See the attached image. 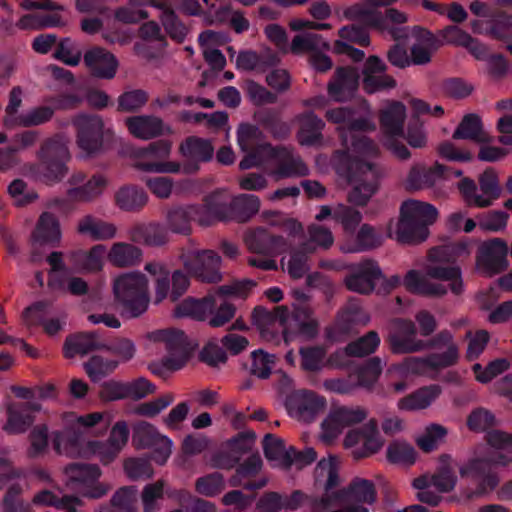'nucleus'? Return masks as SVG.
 I'll use <instances>...</instances> for the list:
<instances>
[{
  "label": "nucleus",
  "instance_id": "obj_1",
  "mask_svg": "<svg viewBox=\"0 0 512 512\" xmlns=\"http://www.w3.org/2000/svg\"><path fill=\"white\" fill-rule=\"evenodd\" d=\"M469 254V246L464 242H454L432 248L428 254L430 263L425 268V275L416 270H410L405 275L403 284L407 290L413 293L441 297L447 293V287L443 283L434 282L431 279L440 280L448 283L453 294L459 295L464 290L460 268L458 266H443V264L453 263Z\"/></svg>",
  "mask_w": 512,
  "mask_h": 512
},
{
  "label": "nucleus",
  "instance_id": "obj_2",
  "mask_svg": "<svg viewBox=\"0 0 512 512\" xmlns=\"http://www.w3.org/2000/svg\"><path fill=\"white\" fill-rule=\"evenodd\" d=\"M379 147L371 139L360 138L353 142L350 152H335L332 164L337 173L353 185L349 202L364 206L377 190L379 170L371 162L378 157Z\"/></svg>",
  "mask_w": 512,
  "mask_h": 512
},
{
  "label": "nucleus",
  "instance_id": "obj_3",
  "mask_svg": "<svg viewBox=\"0 0 512 512\" xmlns=\"http://www.w3.org/2000/svg\"><path fill=\"white\" fill-rule=\"evenodd\" d=\"M260 156H249L239 163L241 170L264 167L269 168L275 164V168L269 169V174L276 180L309 175V167L299 155L285 146H263Z\"/></svg>",
  "mask_w": 512,
  "mask_h": 512
},
{
  "label": "nucleus",
  "instance_id": "obj_4",
  "mask_svg": "<svg viewBox=\"0 0 512 512\" xmlns=\"http://www.w3.org/2000/svg\"><path fill=\"white\" fill-rule=\"evenodd\" d=\"M428 348L443 352L432 353L425 357H407L399 369L405 374L426 375L430 370H440L457 364L459 360V347L454 342L453 335L443 330L428 341Z\"/></svg>",
  "mask_w": 512,
  "mask_h": 512
},
{
  "label": "nucleus",
  "instance_id": "obj_5",
  "mask_svg": "<svg viewBox=\"0 0 512 512\" xmlns=\"http://www.w3.org/2000/svg\"><path fill=\"white\" fill-rule=\"evenodd\" d=\"M113 292L122 313L128 317H138L149 307V279L139 271L119 274L113 280Z\"/></svg>",
  "mask_w": 512,
  "mask_h": 512
},
{
  "label": "nucleus",
  "instance_id": "obj_6",
  "mask_svg": "<svg viewBox=\"0 0 512 512\" xmlns=\"http://www.w3.org/2000/svg\"><path fill=\"white\" fill-rule=\"evenodd\" d=\"M213 146L205 139L191 136L185 139L179 146V153L187 160L184 165L177 161L166 162H138V170L159 174H193L199 170V163L209 161L213 156Z\"/></svg>",
  "mask_w": 512,
  "mask_h": 512
},
{
  "label": "nucleus",
  "instance_id": "obj_7",
  "mask_svg": "<svg viewBox=\"0 0 512 512\" xmlns=\"http://www.w3.org/2000/svg\"><path fill=\"white\" fill-rule=\"evenodd\" d=\"M39 163L33 167L35 177L47 184L60 181L67 174L66 162L70 159L68 140L55 135L44 141L38 151Z\"/></svg>",
  "mask_w": 512,
  "mask_h": 512
},
{
  "label": "nucleus",
  "instance_id": "obj_8",
  "mask_svg": "<svg viewBox=\"0 0 512 512\" xmlns=\"http://www.w3.org/2000/svg\"><path fill=\"white\" fill-rule=\"evenodd\" d=\"M494 461L486 458H471L459 467V474L466 480L468 487L465 496L468 499L482 497L492 492L499 484V477L492 469Z\"/></svg>",
  "mask_w": 512,
  "mask_h": 512
},
{
  "label": "nucleus",
  "instance_id": "obj_9",
  "mask_svg": "<svg viewBox=\"0 0 512 512\" xmlns=\"http://www.w3.org/2000/svg\"><path fill=\"white\" fill-rule=\"evenodd\" d=\"M179 258L187 272L203 283L215 284L222 280L221 257L213 250H182Z\"/></svg>",
  "mask_w": 512,
  "mask_h": 512
},
{
  "label": "nucleus",
  "instance_id": "obj_10",
  "mask_svg": "<svg viewBox=\"0 0 512 512\" xmlns=\"http://www.w3.org/2000/svg\"><path fill=\"white\" fill-rule=\"evenodd\" d=\"M478 182L481 193H478L475 182L469 178L462 179L458 188L468 206L489 207L501 194L497 172L493 168L486 169L479 176Z\"/></svg>",
  "mask_w": 512,
  "mask_h": 512
},
{
  "label": "nucleus",
  "instance_id": "obj_11",
  "mask_svg": "<svg viewBox=\"0 0 512 512\" xmlns=\"http://www.w3.org/2000/svg\"><path fill=\"white\" fill-rule=\"evenodd\" d=\"M129 439V429L125 421L116 422L106 440H89L84 444V457H95L106 466L112 463L126 446Z\"/></svg>",
  "mask_w": 512,
  "mask_h": 512
},
{
  "label": "nucleus",
  "instance_id": "obj_12",
  "mask_svg": "<svg viewBox=\"0 0 512 512\" xmlns=\"http://www.w3.org/2000/svg\"><path fill=\"white\" fill-rule=\"evenodd\" d=\"M343 445L351 450V455L356 460L378 453L384 440L379 433L377 421L370 419L361 427L350 429L344 437Z\"/></svg>",
  "mask_w": 512,
  "mask_h": 512
},
{
  "label": "nucleus",
  "instance_id": "obj_13",
  "mask_svg": "<svg viewBox=\"0 0 512 512\" xmlns=\"http://www.w3.org/2000/svg\"><path fill=\"white\" fill-rule=\"evenodd\" d=\"M368 417V411L361 406H333L321 424V438L330 443L344 429L362 423Z\"/></svg>",
  "mask_w": 512,
  "mask_h": 512
},
{
  "label": "nucleus",
  "instance_id": "obj_14",
  "mask_svg": "<svg viewBox=\"0 0 512 512\" xmlns=\"http://www.w3.org/2000/svg\"><path fill=\"white\" fill-rule=\"evenodd\" d=\"M66 195L77 203H91L100 198L109 185V178L102 173H95L89 178L83 172H75L68 180Z\"/></svg>",
  "mask_w": 512,
  "mask_h": 512
},
{
  "label": "nucleus",
  "instance_id": "obj_15",
  "mask_svg": "<svg viewBox=\"0 0 512 512\" xmlns=\"http://www.w3.org/2000/svg\"><path fill=\"white\" fill-rule=\"evenodd\" d=\"M132 441L137 449H155L153 459L160 465L165 464L172 453V441L146 421H140L134 425Z\"/></svg>",
  "mask_w": 512,
  "mask_h": 512
},
{
  "label": "nucleus",
  "instance_id": "obj_16",
  "mask_svg": "<svg viewBox=\"0 0 512 512\" xmlns=\"http://www.w3.org/2000/svg\"><path fill=\"white\" fill-rule=\"evenodd\" d=\"M388 342L394 354H409L428 349V341L418 339L414 322L406 319H396L391 323Z\"/></svg>",
  "mask_w": 512,
  "mask_h": 512
},
{
  "label": "nucleus",
  "instance_id": "obj_17",
  "mask_svg": "<svg viewBox=\"0 0 512 512\" xmlns=\"http://www.w3.org/2000/svg\"><path fill=\"white\" fill-rule=\"evenodd\" d=\"M78 147L86 154L98 151L102 146L104 123L100 116L79 114L73 118Z\"/></svg>",
  "mask_w": 512,
  "mask_h": 512
},
{
  "label": "nucleus",
  "instance_id": "obj_18",
  "mask_svg": "<svg viewBox=\"0 0 512 512\" xmlns=\"http://www.w3.org/2000/svg\"><path fill=\"white\" fill-rule=\"evenodd\" d=\"M348 269L350 273L344 279L345 285L350 291L360 294H370L383 276L377 262L370 259L350 264Z\"/></svg>",
  "mask_w": 512,
  "mask_h": 512
},
{
  "label": "nucleus",
  "instance_id": "obj_19",
  "mask_svg": "<svg viewBox=\"0 0 512 512\" xmlns=\"http://www.w3.org/2000/svg\"><path fill=\"white\" fill-rule=\"evenodd\" d=\"M508 251L507 243L500 238L484 243L477 257V269L489 277L501 273L509 266Z\"/></svg>",
  "mask_w": 512,
  "mask_h": 512
},
{
  "label": "nucleus",
  "instance_id": "obj_20",
  "mask_svg": "<svg viewBox=\"0 0 512 512\" xmlns=\"http://www.w3.org/2000/svg\"><path fill=\"white\" fill-rule=\"evenodd\" d=\"M287 406L292 416L308 423L325 410L326 399L313 391L299 390L289 397Z\"/></svg>",
  "mask_w": 512,
  "mask_h": 512
},
{
  "label": "nucleus",
  "instance_id": "obj_21",
  "mask_svg": "<svg viewBox=\"0 0 512 512\" xmlns=\"http://www.w3.org/2000/svg\"><path fill=\"white\" fill-rule=\"evenodd\" d=\"M318 499L316 496H310L301 490H295L290 496L282 495L278 492H266L257 502V508L263 512H280L281 510H297L306 506L304 512L310 511L311 502Z\"/></svg>",
  "mask_w": 512,
  "mask_h": 512
},
{
  "label": "nucleus",
  "instance_id": "obj_22",
  "mask_svg": "<svg viewBox=\"0 0 512 512\" xmlns=\"http://www.w3.org/2000/svg\"><path fill=\"white\" fill-rule=\"evenodd\" d=\"M317 331L318 322L308 306H295L291 313L285 307L283 334L286 341L288 334H300L311 338L317 334Z\"/></svg>",
  "mask_w": 512,
  "mask_h": 512
},
{
  "label": "nucleus",
  "instance_id": "obj_23",
  "mask_svg": "<svg viewBox=\"0 0 512 512\" xmlns=\"http://www.w3.org/2000/svg\"><path fill=\"white\" fill-rule=\"evenodd\" d=\"M359 83V74L354 67H338L327 84L329 96L336 102L349 100Z\"/></svg>",
  "mask_w": 512,
  "mask_h": 512
},
{
  "label": "nucleus",
  "instance_id": "obj_24",
  "mask_svg": "<svg viewBox=\"0 0 512 512\" xmlns=\"http://www.w3.org/2000/svg\"><path fill=\"white\" fill-rule=\"evenodd\" d=\"M362 74L363 89L369 94L396 86L395 79L386 74L385 63L377 56H370L366 60Z\"/></svg>",
  "mask_w": 512,
  "mask_h": 512
},
{
  "label": "nucleus",
  "instance_id": "obj_25",
  "mask_svg": "<svg viewBox=\"0 0 512 512\" xmlns=\"http://www.w3.org/2000/svg\"><path fill=\"white\" fill-rule=\"evenodd\" d=\"M125 125L132 136L141 140H150L171 132L163 120L154 115L128 117Z\"/></svg>",
  "mask_w": 512,
  "mask_h": 512
},
{
  "label": "nucleus",
  "instance_id": "obj_26",
  "mask_svg": "<svg viewBox=\"0 0 512 512\" xmlns=\"http://www.w3.org/2000/svg\"><path fill=\"white\" fill-rule=\"evenodd\" d=\"M84 63L90 73L102 79H112L116 75L118 61L109 51L101 47H93L85 52Z\"/></svg>",
  "mask_w": 512,
  "mask_h": 512
},
{
  "label": "nucleus",
  "instance_id": "obj_27",
  "mask_svg": "<svg viewBox=\"0 0 512 512\" xmlns=\"http://www.w3.org/2000/svg\"><path fill=\"white\" fill-rule=\"evenodd\" d=\"M35 404H15L10 403L6 407L7 421L3 425V431L9 435H18L25 433L34 423L35 418L30 413L31 410H39Z\"/></svg>",
  "mask_w": 512,
  "mask_h": 512
},
{
  "label": "nucleus",
  "instance_id": "obj_28",
  "mask_svg": "<svg viewBox=\"0 0 512 512\" xmlns=\"http://www.w3.org/2000/svg\"><path fill=\"white\" fill-rule=\"evenodd\" d=\"M76 232L90 238L93 241H108L117 235V226L102 220L92 214H86L78 219L75 227Z\"/></svg>",
  "mask_w": 512,
  "mask_h": 512
},
{
  "label": "nucleus",
  "instance_id": "obj_29",
  "mask_svg": "<svg viewBox=\"0 0 512 512\" xmlns=\"http://www.w3.org/2000/svg\"><path fill=\"white\" fill-rule=\"evenodd\" d=\"M52 443L55 451L72 458L84 457V444L82 432L72 426H65L62 431L52 434Z\"/></svg>",
  "mask_w": 512,
  "mask_h": 512
},
{
  "label": "nucleus",
  "instance_id": "obj_30",
  "mask_svg": "<svg viewBox=\"0 0 512 512\" xmlns=\"http://www.w3.org/2000/svg\"><path fill=\"white\" fill-rule=\"evenodd\" d=\"M61 237V227L57 217L49 212L42 213L31 235L32 246L58 245Z\"/></svg>",
  "mask_w": 512,
  "mask_h": 512
},
{
  "label": "nucleus",
  "instance_id": "obj_31",
  "mask_svg": "<svg viewBox=\"0 0 512 512\" xmlns=\"http://www.w3.org/2000/svg\"><path fill=\"white\" fill-rule=\"evenodd\" d=\"M380 344V338L375 331H369L363 337H360L356 341L349 343L344 351H337L332 354L328 363L334 367H340L345 365L340 358L348 355L354 357H364L373 353Z\"/></svg>",
  "mask_w": 512,
  "mask_h": 512
},
{
  "label": "nucleus",
  "instance_id": "obj_32",
  "mask_svg": "<svg viewBox=\"0 0 512 512\" xmlns=\"http://www.w3.org/2000/svg\"><path fill=\"white\" fill-rule=\"evenodd\" d=\"M442 393V388L437 384L423 386L412 393L400 398L397 408L400 411H419L429 408Z\"/></svg>",
  "mask_w": 512,
  "mask_h": 512
},
{
  "label": "nucleus",
  "instance_id": "obj_33",
  "mask_svg": "<svg viewBox=\"0 0 512 512\" xmlns=\"http://www.w3.org/2000/svg\"><path fill=\"white\" fill-rule=\"evenodd\" d=\"M284 316L285 306L276 307L273 311L263 307H256L252 313V320L261 335L266 339H270L280 329L283 330Z\"/></svg>",
  "mask_w": 512,
  "mask_h": 512
},
{
  "label": "nucleus",
  "instance_id": "obj_34",
  "mask_svg": "<svg viewBox=\"0 0 512 512\" xmlns=\"http://www.w3.org/2000/svg\"><path fill=\"white\" fill-rule=\"evenodd\" d=\"M107 259L117 268L138 266L143 259V251L138 246L128 242H115L107 251Z\"/></svg>",
  "mask_w": 512,
  "mask_h": 512
},
{
  "label": "nucleus",
  "instance_id": "obj_35",
  "mask_svg": "<svg viewBox=\"0 0 512 512\" xmlns=\"http://www.w3.org/2000/svg\"><path fill=\"white\" fill-rule=\"evenodd\" d=\"M445 171V167L436 162L431 167H426L422 164H415L409 170L405 185L409 190H420L431 187L435 184Z\"/></svg>",
  "mask_w": 512,
  "mask_h": 512
},
{
  "label": "nucleus",
  "instance_id": "obj_36",
  "mask_svg": "<svg viewBox=\"0 0 512 512\" xmlns=\"http://www.w3.org/2000/svg\"><path fill=\"white\" fill-rule=\"evenodd\" d=\"M133 242L160 247L169 242L168 230L157 223L137 224L129 231Z\"/></svg>",
  "mask_w": 512,
  "mask_h": 512
},
{
  "label": "nucleus",
  "instance_id": "obj_37",
  "mask_svg": "<svg viewBox=\"0 0 512 512\" xmlns=\"http://www.w3.org/2000/svg\"><path fill=\"white\" fill-rule=\"evenodd\" d=\"M64 10H41L22 16L17 22L20 29L38 30L51 27H64L67 20L63 17L61 12Z\"/></svg>",
  "mask_w": 512,
  "mask_h": 512
},
{
  "label": "nucleus",
  "instance_id": "obj_38",
  "mask_svg": "<svg viewBox=\"0 0 512 512\" xmlns=\"http://www.w3.org/2000/svg\"><path fill=\"white\" fill-rule=\"evenodd\" d=\"M216 306L214 294H208L202 299L188 297L180 302L174 309L177 317H191L197 320H205L212 314Z\"/></svg>",
  "mask_w": 512,
  "mask_h": 512
},
{
  "label": "nucleus",
  "instance_id": "obj_39",
  "mask_svg": "<svg viewBox=\"0 0 512 512\" xmlns=\"http://www.w3.org/2000/svg\"><path fill=\"white\" fill-rule=\"evenodd\" d=\"M237 141L241 150L247 153L243 159L254 155L260 156L263 146H272L264 140L263 132L257 126L249 123H243L238 127Z\"/></svg>",
  "mask_w": 512,
  "mask_h": 512
},
{
  "label": "nucleus",
  "instance_id": "obj_40",
  "mask_svg": "<svg viewBox=\"0 0 512 512\" xmlns=\"http://www.w3.org/2000/svg\"><path fill=\"white\" fill-rule=\"evenodd\" d=\"M105 256H107V249L103 244H96L89 250L72 251L69 254L71 261L80 269L87 272L102 270Z\"/></svg>",
  "mask_w": 512,
  "mask_h": 512
},
{
  "label": "nucleus",
  "instance_id": "obj_41",
  "mask_svg": "<svg viewBox=\"0 0 512 512\" xmlns=\"http://www.w3.org/2000/svg\"><path fill=\"white\" fill-rule=\"evenodd\" d=\"M103 347L104 344L97 334L79 333L66 338L64 343V356L66 358H73L76 355L84 356Z\"/></svg>",
  "mask_w": 512,
  "mask_h": 512
},
{
  "label": "nucleus",
  "instance_id": "obj_42",
  "mask_svg": "<svg viewBox=\"0 0 512 512\" xmlns=\"http://www.w3.org/2000/svg\"><path fill=\"white\" fill-rule=\"evenodd\" d=\"M405 117V106L399 102L390 104L381 112L380 125L385 138L403 135Z\"/></svg>",
  "mask_w": 512,
  "mask_h": 512
},
{
  "label": "nucleus",
  "instance_id": "obj_43",
  "mask_svg": "<svg viewBox=\"0 0 512 512\" xmlns=\"http://www.w3.org/2000/svg\"><path fill=\"white\" fill-rule=\"evenodd\" d=\"M137 489L123 486L117 489L108 504L99 506V512H137Z\"/></svg>",
  "mask_w": 512,
  "mask_h": 512
},
{
  "label": "nucleus",
  "instance_id": "obj_44",
  "mask_svg": "<svg viewBox=\"0 0 512 512\" xmlns=\"http://www.w3.org/2000/svg\"><path fill=\"white\" fill-rule=\"evenodd\" d=\"M453 139H468L476 143H489L492 138L483 129L479 116L466 115L452 135Z\"/></svg>",
  "mask_w": 512,
  "mask_h": 512
},
{
  "label": "nucleus",
  "instance_id": "obj_45",
  "mask_svg": "<svg viewBox=\"0 0 512 512\" xmlns=\"http://www.w3.org/2000/svg\"><path fill=\"white\" fill-rule=\"evenodd\" d=\"M279 62V57L275 53L264 52L257 54L254 51L246 50L239 52L236 58V67L244 71H265L268 67L274 66Z\"/></svg>",
  "mask_w": 512,
  "mask_h": 512
},
{
  "label": "nucleus",
  "instance_id": "obj_46",
  "mask_svg": "<svg viewBox=\"0 0 512 512\" xmlns=\"http://www.w3.org/2000/svg\"><path fill=\"white\" fill-rule=\"evenodd\" d=\"M114 200L120 210L135 212L139 211L147 204L148 196L142 189L136 186L126 185L116 191Z\"/></svg>",
  "mask_w": 512,
  "mask_h": 512
},
{
  "label": "nucleus",
  "instance_id": "obj_47",
  "mask_svg": "<svg viewBox=\"0 0 512 512\" xmlns=\"http://www.w3.org/2000/svg\"><path fill=\"white\" fill-rule=\"evenodd\" d=\"M144 270L154 279V302L161 303L164 299H170V272L166 265L158 261L147 262Z\"/></svg>",
  "mask_w": 512,
  "mask_h": 512
},
{
  "label": "nucleus",
  "instance_id": "obj_48",
  "mask_svg": "<svg viewBox=\"0 0 512 512\" xmlns=\"http://www.w3.org/2000/svg\"><path fill=\"white\" fill-rule=\"evenodd\" d=\"M67 485L78 491L88 480L101 477L102 470L97 464L73 463L64 468Z\"/></svg>",
  "mask_w": 512,
  "mask_h": 512
},
{
  "label": "nucleus",
  "instance_id": "obj_49",
  "mask_svg": "<svg viewBox=\"0 0 512 512\" xmlns=\"http://www.w3.org/2000/svg\"><path fill=\"white\" fill-rule=\"evenodd\" d=\"M315 484L324 490L322 496L332 494L339 484V473L334 458L321 459L314 471Z\"/></svg>",
  "mask_w": 512,
  "mask_h": 512
},
{
  "label": "nucleus",
  "instance_id": "obj_50",
  "mask_svg": "<svg viewBox=\"0 0 512 512\" xmlns=\"http://www.w3.org/2000/svg\"><path fill=\"white\" fill-rule=\"evenodd\" d=\"M455 464L450 455H442L439 459L438 470L431 476L429 481L439 492L451 491L457 482L454 472Z\"/></svg>",
  "mask_w": 512,
  "mask_h": 512
},
{
  "label": "nucleus",
  "instance_id": "obj_51",
  "mask_svg": "<svg viewBox=\"0 0 512 512\" xmlns=\"http://www.w3.org/2000/svg\"><path fill=\"white\" fill-rule=\"evenodd\" d=\"M428 234L429 231L425 225H420L401 213L396 228V239L398 242L418 244L425 241Z\"/></svg>",
  "mask_w": 512,
  "mask_h": 512
},
{
  "label": "nucleus",
  "instance_id": "obj_52",
  "mask_svg": "<svg viewBox=\"0 0 512 512\" xmlns=\"http://www.w3.org/2000/svg\"><path fill=\"white\" fill-rule=\"evenodd\" d=\"M307 239L301 243L306 253H315L317 249L327 250L334 243L331 230L320 224H311L307 227Z\"/></svg>",
  "mask_w": 512,
  "mask_h": 512
},
{
  "label": "nucleus",
  "instance_id": "obj_53",
  "mask_svg": "<svg viewBox=\"0 0 512 512\" xmlns=\"http://www.w3.org/2000/svg\"><path fill=\"white\" fill-rule=\"evenodd\" d=\"M61 419L64 426H72L77 430H80V428L90 430L102 423L104 430H106L111 422L109 414L104 412H92L84 415L67 412L62 414Z\"/></svg>",
  "mask_w": 512,
  "mask_h": 512
},
{
  "label": "nucleus",
  "instance_id": "obj_54",
  "mask_svg": "<svg viewBox=\"0 0 512 512\" xmlns=\"http://www.w3.org/2000/svg\"><path fill=\"white\" fill-rule=\"evenodd\" d=\"M400 213L420 225H425L426 228L434 223L438 216L434 206L417 200L405 201L401 206Z\"/></svg>",
  "mask_w": 512,
  "mask_h": 512
},
{
  "label": "nucleus",
  "instance_id": "obj_55",
  "mask_svg": "<svg viewBox=\"0 0 512 512\" xmlns=\"http://www.w3.org/2000/svg\"><path fill=\"white\" fill-rule=\"evenodd\" d=\"M300 129L297 134L298 142L301 145H313L321 137L324 122L313 113H306L298 117Z\"/></svg>",
  "mask_w": 512,
  "mask_h": 512
},
{
  "label": "nucleus",
  "instance_id": "obj_56",
  "mask_svg": "<svg viewBox=\"0 0 512 512\" xmlns=\"http://www.w3.org/2000/svg\"><path fill=\"white\" fill-rule=\"evenodd\" d=\"M290 50L294 54L304 52L316 53L319 51H329L330 44L322 35L309 32L296 35L292 39Z\"/></svg>",
  "mask_w": 512,
  "mask_h": 512
},
{
  "label": "nucleus",
  "instance_id": "obj_57",
  "mask_svg": "<svg viewBox=\"0 0 512 512\" xmlns=\"http://www.w3.org/2000/svg\"><path fill=\"white\" fill-rule=\"evenodd\" d=\"M193 220L190 205L176 206L168 210L166 221L168 229L177 234L188 235L192 231Z\"/></svg>",
  "mask_w": 512,
  "mask_h": 512
},
{
  "label": "nucleus",
  "instance_id": "obj_58",
  "mask_svg": "<svg viewBox=\"0 0 512 512\" xmlns=\"http://www.w3.org/2000/svg\"><path fill=\"white\" fill-rule=\"evenodd\" d=\"M260 209V200L257 196L251 194H241L231 200V211L234 220L246 222Z\"/></svg>",
  "mask_w": 512,
  "mask_h": 512
},
{
  "label": "nucleus",
  "instance_id": "obj_59",
  "mask_svg": "<svg viewBox=\"0 0 512 512\" xmlns=\"http://www.w3.org/2000/svg\"><path fill=\"white\" fill-rule=\"evenodd\" d=\"M376 128L375 123L373 122V119L371 116H365V117H356L354 111L351 112V118L349 119L347 128H346V134L348 136L347 145L344 146V150H338L337 152H350V149L352 148L353 142L360 138H366L368 137L364 135H359V132H368V131H374Z\"/></svg>",
  "mask_w": 512,
  "mask_h": 512
},
{
  "label": "nucleus",
  "instance_id": "obj_60",
  "mask_svg": "<svg viewBox=\"0 0 512 512\" xmlns=\"http://www.w3.org/2000/svg\"><path fill=\"white\" fill-rule=\"evenodd\" d=\"M158 19L171 39L177 42L184 41L187 36L188 29L181 22L176 12L170 5L159 12Z\"/></svg>",
  "mask_w": 512,
  "mask_h": 512
},
{
  "label": "nucleus",
  "instance_id": "obj_61",
  "mask_svg": "<svg viewBox=\"0 0 512 512\" xmlns=\"http://www.w3.org/2000/svg\"><path fill=\"white\" fill-rule=\"evenodd\" d=\"M234 29L236 33H242L249 28V21L241 10H234L230 5L221 6L215 11L212 23H225Z\"/></svg>",
  "mask_w": 512,
  "mask_h": 512
},
{
  "label": "nucleus",
  "instance_id": "obj_62",
  "mask_svg": "<svg viewBox=\"0 0 512 512\" xmlns=\"http://www.w3.org/2000/svg\"><path fill=\"white\" fill-rule=\"evenodd\" d=\"M438 49L437 41L429 32H425L422 37L411 47V63L415 65H424L430 62L431 55Z\"/></svg>",
  "mask_w": 512,
  "mask_h": 512
},
{
  "label": "nucleus",
  "instance_id": "obj_63",
  "mask_svg": "<svg viewBox=\"0 0 512 512\" xmlns=\"http://www.w3.org/2000/svg\"><path fill=\"white\" fill-rule=\"evenodd\" d=\"M511 362L507 358H497L490 361L485 367L479 363L472 366L476 381L482 384L489 383L498 375L509 370Z\"/></svg>",
  "mask_w": 512,
  "mask_h": 512
},
{
  "label": "nucleus",
  "instance_id": "obj_64",
  "mask_svg": "<svg viewBox=\"0 0 512 512\" xmlns=\"http://www.w3.org/2000/svg\"><path fill=\"white\" fill-rule=\"evenodd\" d=\"M20 485H11L1 500L2 512H31V503L22 498Z\"/></svg>",
  "mask_w": 512,
  "mask_h": 512
}]
</instances>
